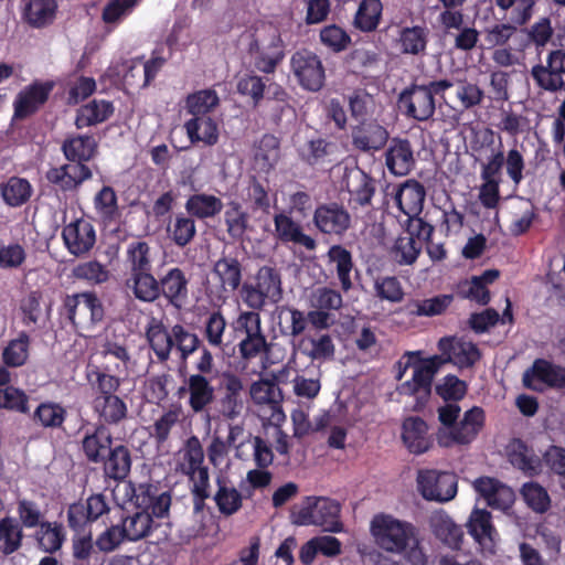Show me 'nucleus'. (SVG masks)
I'll list each match as a JSON object with an SVG mask.
<instances>
[{
  "label": "nucleus",
  "mask_w": 565,
  "mask_h": 565,
  "mask_svg": "<svg viewBox=\"0 0 565 565\" xmlns=\"http://www.w3.org/2000/svg\"><path fill=\"white\" fill-rule=\"evenodd\" d=\"M422 247L420 242L403 233L396 238L392 253L399 265H412L417 260Z\"/></svg>",
  "instance_id": "obj_63"
},
{
  "label": "nucleus",
  "mask_w": 565,
  "mask_h": 565,
  "mask_svg": "<svg viewBox=\"0 0 565 565\" xmlns=\"http://www.w3.org/2000/svg\"><path fill=\"white\" fill-rule=\"evenodd\" d=\"M454 86L448 78L418 83L412 82L398 95L397 105L402 114L416 121H427L436 113V97L445 98V92Z\"/></svg>",
  "instance_id": "obj_3"
},
{
  "label": "nucleus",
  "mask_w": 565,
  "mask_h": 565,
  "mask_svg": "<svg viewBox=\"0 0 565 565\" xmlns=\"http://www.w3.org/2000/svg\"><path fill=\"white\" fill-rule=\"evenodd\" d=\"M347 189L351 195L353 209L372 205L376 191L375 180L361 169H356L347 175Z\"/></svg>",
  "instance_id": "obj_36"
},
{
  "label": "nucleus",
  "mask_w": 565,
  "mask_h": 565,
  "mask_svg": "<svg viewBox=\"0 0 565 565\" xmlns=\"http://www.w3.org/2000/svg\"><path fill=\"white\" fill-rule=\"evenodd\" d=\"M402 440L409 452L422 455L429 450L433 440L427 423L419 416H409L402 424Z\"/></svg>",
  "instance_id": "obj_31"
},
{
  "label": "nucleus",
  "mask_w": 565,
  "mask_h": 565,
  "mask_svg": "<svg viewBox=\"0 0 565 565\" xmlns=\"http://www.w3.org/2000/svg\"><path fill=\"white\" fill-rule=\"evenodd\" d=\"M190 280L180 267L169 268L164 275L152 279L137 298L142 302H154L163 298L168 305L180 310L189 302Z\"/></svg>",
  "instance_id": "obj_7"
},
{
  "label": "nucleus",
  "mask_w": 565,
  "mask_h": 565,
  "mask_svg": "<svg viewBox=\"0 0 565 565\" xmlns=\"http://www.w3.org/2000/svg\"><path fill=\"white\" fill-rule=\"evenodd\" d=\"M33 188L29 180L20 177H10L0 184V195L10 207H20L31 199Z\"/></svg>",
  "instance_id": "obj_46"
},
{
  "label": "nucleus",
  "mask_w": 565,
  "mask_h": 565,
  "mask_svg": "<svg viewBox=\"0 0 565 565\" xmlns=\"http://www.w3.org/2000/svg\"><path fill=\"white\" fill-rule=\"evenodd\" d=\"M394 202L406 216L422 213L426 198L425 186L415 179H407L394 188Z\"/></svg>",
  "instance_id": "obj_28"
},
{
  "label": "nucleus",
  "mask_w": 565,
  "mask_h": 565,
  "mask_svg": "<svg viewBox=\"0 0 565 565\" xmlns=\"http://www.w3.org/2000/svg\"><path fill=\"white\" fill-rule=\"evenodd\" d=\"M467 530L482 552L494 553L498 532L492 524V515L489 511L475 508L468 519Z\"/></svg>",
  "instance_id": "obj_27"
},
{
  "label": "nucleus",
  "mask_w": 565,
  "mask_h": 565,
  "mask_svg": "<svg viewBox=\"0 0 565 565\" xmlns=\"http://www.w3.org/2000/svg\"><path fill=\"white\" fill-rule=\"evenodd\" d=\"M184 207L190 216L207 220L217 216L222 212L224 203L216 195L195 193L188 198Z\"/></svg>",
  "instance_id": "obj_44"
},
{
  "label": "nucleus",
  "mask_w": 565,
  "mask_h": 565,
  "mask_svg": "<svg viewBox=\"0 0 565 565\" xmlns=\"http://www.w3.org/2000/svg\"><path fill=\"white\" fill-rule=\"evenodd\" d=\"M99 463L103 465L105 477L121 481L129 475L131 469L130 450L125 445H115Z\"/></svg>",
  "instance_id": "obj_39"
},
{
  "label": "nucleus",
  "mask_w": 565,
  "mask_h": 565,
  "mask_svg": "<svg viewBox=\"0 0 565 565\" xmlns=\"http://www.w3.org/2000/svg\"><path fill=\"white\" fill-rule=\"evenodd\" d=\"M244 252V247L242 252L234 248V250L226 253L224 249L214 262L212 273L217 278L222 291L234 294L241 290L245 273Z\"/></svg>",
  "instance_id": "obj_14"
},
{
  "label": "nucleus",
  "mask_w": 565,
  "mask_h": 565,
  "mask_svg": "<svg viewBox=\"0 0 565 565\" xmlns=\"http://www.w3.org/2000/svg\"><path fill=\"white\" fill-rule=\"evenodd\" d=\"M486 424V413L482 407L473 406L465 412L462 418L452 429H439L437 441L443 447L469 445L477 439Z\"/></svg>",
  "instance_id": "obj_11"
},
{
  "label": "nucleus",
  "mask_w": 565,
  "mask_h": 565,
  "mask_svg": "<svg viewBox=\"0 0 565 565\" xmlns=\"http://www.w3.org/2000/svg\"><path fill=\"white\" fill-rule=\"evenodd\" d=\"M297 152L301 162L320 169L337 161L338 145L328 138L313 136L299 146Z\"/></svg>",
  "instance_id": "obj_22"
},
{
  "label": "nucleus",
  "mask_w": 565,
  "mask_h": 565,
  "mask_svg": "<svg viewBox=\"0 0 565 565\" xmlns=\"http://www.w3.org/2000/svg\"><path fill=\"white\" fill-rule=\"evenodd\" d=\"M245 39L246 52L254 67L265 74H274L285 57L278 30L271 24L260 22L246 33Z\"/></svg>",
  "instance_id": "obj_4"
},
{
  "label": "nucleus",
  "mask_w": 565,
  "mask_h": 565,
  "mask_svg": "<svg viewBox=\"0 0 565 565\" xmlns=\"http://www.w3.org/2000/svg\"><path fill=\"white\" fill-rule=\"evenodd\" d=\"M223 212V224L230 238L243 242L246 234L253 230L250 215L243 204L232 200L227 202Z\"/></svg>",
  "instance_id": "obj_34"
},
{
  "label": "nucleus",
  "mask_w": 565,
  "mask_h": 565,
  "mask_svg": "<svg viewBox=\"0 0 565 565\" xmlns=\"http://www.w3.org/2000/svg\"><path fill=\"white\" fill-rule=\"evenodd\" d=\"M418 354L419 352H406L404 355L406 358L404 370L414 369L412 380L403 384L404 390L409 394H416L420 391L430 392L434 375L444 364V360L439 355L419 359Z\"/></svg>",
  "instance_id": "obj_16"
},
{
  "label": "nucleus",
  "mask_w": 565,
  "mask_h": 565,
  "mask_svg": "<svg viewBox=\"0 0 565 565\" xmlns=\"http://www.w3.org/2000/svg\"><path fill=\"white\" fill-rule=\"evenodd\" d=\"M429 30L425 25L404 26L398 32L397 44L405 55L424 56L427 51Z\"/></svg>",
  "instance_id": "obj_40"
},
{
  "label": "nucleus",
  "mask_w": 565,
  "mask_h": 565,
  "mask_svg": "<svg viewBox=\"0 0 565 565\" xmlns=\"http://www.w3.org/2000/svg\"><path fill=\"white\" fill-rule=\"evenodd\" d=\"M267 85L263 77L254 72L244 74L238 78L236 88L242 96H248L252 99L253 107H259L265 98Z\"/></svg>",
  "instance_id": "obj_60"
},
{
  "label": "nucleus",
  "mask_w": 565,
  "mask_h": 565,
  "mask_svg": "<svg viewBox=\"0 0 565 565\" xmlns=\"http://www.w3.org/2000/svg\"><path fill=\"white\" fill-rule=\"evenodd\" d=\"M145 337L157 361L159 363L169 361L172 352V327L168 329L162 320L152 317L146 327Z\"/></svg>",
  "instance_id": "obj_33"
},
{
  "label": "nucleus",
  "mask_w": 565,
  "mask_h": 565,
  "mask_svg": "<svg viewBox=\"0 0 565 565\" xmlns=\"http://www.w3.org/2000/svg\"><path fill=\"white\" fill-rule=\"evenodd\" d=\"M62 239L67 252L76 257L90 252L96 243V232L94 225L83 218L66 224L62 230Z\"/></svg>",
  "instance_id": "obj_21"
},
{
  "label": "nucleus",
  "mask_w": 565,
  "mask_h": 565,
  "mask_svg": "<svg viewBox=\"0 0 565 565\" xmlns=\"http://www.w3.org/2000/svg\"><path fill=\"white\" fill-rule=\"evenodd\" d=\"M184 128L192 143L202 141L214 146L218 141V128L213 115L192 117L184 124Z\"/></svg>",
  "instance_id": "obj_43"
},
{
  "label": "nucleus",
  "mask_w": 565,
  "mask_h": 565,
  "mask_svg": "<svg viewBox=\"0 0 565 565\" xmlns=\"http://www.w3.org/2000/svg\"><path fill=\"white\" fill-rule=\"evenodd\" d=\"M153 260L154 253L148 242L134 239L127 245L125 254L127 278L125 285L136 299L145 290V286L152 282L154 278L152 273Z\"/></svg>",
  "instance_id": "obj_8"
},
{
  "label": "nucleus",
  "mask_w": 565,
  "mask_h": 565,
  "mask_svg": "<svg viewBox=\"0 0 565 565\" xmlns=\"http://www.w3.org/2000/svg\"><path fill=\"white\" fill-rule=\"evenodd\" d=\"M433 535L451 550H460L463 541V530L445 511H436L429 518Z\"/></svg>",
  "instance_id": "obj_29"
},
{
  "label": "nucleus",
  "mask_w": 565,
  "mask_h": 565,
  "mask_svg": "<svg viewBox=\"0 0 565 565\" xmlns=\"http://www.w3.org/2000/svg\"><path fill=\"white\" fill-rule=\"evenodd\" d=\"M179 394L186 396V404L192 414H205L210 418L209 411L216 401V390L211 379L203 374H190L184 379Z\"/></svg>",
  "instance_id": "obj_15"
},
{
  "label": "nucleus",
  "mask_w": 565,
  "mask_h": 565,
  "mask_svg": "<svg viewBox=\"0 0 565 565\" xmlns=\"http://www.w3.org/2000/svg\"><path fill=\"white\" fill-rule=\"evenodd\" d=\"M72 555L75 565H104L105 558L94 548L92 535L73 539Z\"/></svg>",
  "instance_id": "obj_58"
},
{
  "label": "nucleus",
  "mask_w": 565,
  "mask_h": 565,
  "mask_svg": "<svg viewBox=\"0 0 565 565\" xmlns=\"http://www.w3.org/2000/svg\"><path fill=\"white\" fill-rule=\"evenodd\" d=\"M218 105L220 97L212 88L196 90L185 98V109L192 117L213 115Z\"/></svg>",
  "instance_id": "obj_53"
},
{
  "label": "nucleus",
  "mask_w": 565,
  "mask_h": 565,
  "mask_svg": "<svg viewBox=\"0 0 565 565\" xmlns=\"http://www.w3.org/2000/svg\"><path fill=\"white\" fill-rule=\"evenodd\" d=\"M374 296L382 301L398 303L403 301L405 291L396 276H377L373 282Z\"/></svg>",
  "instance_id": "obj_59"
},
{
  "label": "nucleus",
  "mask_w": 565,
  "mask_h": 565,
  "mask_svg": "<svg viewBox=\"0 0 565 565\" xmlns=\"http://www.w3.org/2000/svg\"><path fill=\"white\" fill-rule=\"evenodd\" d=\"M291 71L299 85L309 92H318L326 81L324 67L321 58L310 50L296 51L290 58Z\"/></svg>",
  "instance_id": "obj_12"
},
{
  "label": "nucleus",
  "mask_w": 565,
  "mask_h": 565,
  "mask_svg": "<svg viewBox=\"0 0 565 565\" xmlns=\"http://www.w3.org/2000/svg\"><path fill=\"white\" fill-rule=\"evenodd\" d=\"M67 417V411L55 402L41 403L33 413V422L42 428H61Z\"/></svg>",
  "instance_id": "obj_55"
},
{
  "label": "nucleus",
  "mask_w": 565,
  "mask_h": 565,
  "mask_svg": "<svg viewBox=\"0 0 565 565\" xmlns=\"http://www.w3.org/2000/svg\"><path fill=\"white\" fill-rule=\"evenodd\" d=\"M454 300L452 295H438L433 298L409 300L403 308L408 316L434 317L444 313Z\"/></svg>",
  "instance_id": "obj_48"
},
{
  "label": "nucleus",
  "mask_w": 565,
  "mask_h": 565,
  "mask_svg": "<svg viewBox=\"0 0 565 565\" xmlns=\"http://www.w3.org/2000/svg\"><path fill=\"white\" fill-rule=\"evenodd\" d=\"M531 377H534L551 387H565V367L555 365L544 359L535 360L532 367L524 373L523 383L527 387H531Z\"/></svg>",
  "instance_id": "obj_38"
},
{
  "label": "nucleus",
  "mask_w": 565,
  "mask_h": 565,
  "mask_svg": "<svg viewBox=\"0 0 565 565\" xmlns=\"http://www.w3.org/2000/svg\"><path fill=\"white\" fill-rule=\"evenodd\" d=\"M217 490L213 497L218 512L224 516H231L237 513L243 507L242 493L224 479H216Z\"/></svg>",
  "instance_id": "obj_51"
},
{
  "label": "nucleus",
  "mask_w": 565,
  "mask_h": 565,
  "mask_svg": "<svg viewBox=\"0 0 565 565\" xmlns=\"http://www.w3.org/2000/svg\"><path fill=\"white\" fill-rule=\"evenodd\" d=\"M275 236L282 244H297L308 250L317 247L316 239L303 233L301 225L285 212L274 215Z\"/></svg>",
  "instance_id": "obj_32"
},
{
  "label": "nucleus",
  "mask_w": 565,
  "mask_h": 565,
  "mask_svg": "<svg viewBox=\"0 0 565 565\" xmlns=\"http://www.w3.org/2000/svg\"><path fill=\"white\" fill-rule=\"evenodd\" d=\"M390 139L387 129L376 119H363L352 127L351 142L361 152L382 150Z\"/></svg>",
  "instance_id": "obj_20"
},
{
  "label": "nucleus",
  "mask_w": 565,
  "mask_h": 565,
  "mask_svg": "<svg viewBox=\"0 0 565 565\" xmlns=\"http://www.w3.org/2000/svg\"><path fill=\"white\" fill-rule=\"evenodd\" d=\"M22 526L14 518L6 516L0 520V548L4 555L17 552L22 545Z\"/></svg>",
  "instance_id": "obj_57"
},
{
  "label": "nucleus",
  "mask_w": 565,
  "mask_h": 565,
  "mask_svg": "<svg viewBox=\"0 0 565 565\" xmlns=\"http://www.w3.org/2000/svg\"><path fill=\"white\" fill-rule=\"evenodd\" d=\"M54 85L52 81H34L24 87L13 102L14 118L24 119L35 114L47 102Z\"/></svg>",
  "instance_id": "obj_23"
},
{
  "label": "nucleus",
  "mask_w": 565,
  "mask_h": 565,
  "mask_svg": "<svg viewBox=\"0 0 565 565\" xmlns=\"http://www.w3.org/2000/svg\"><path fill=\"white\" fill-rule=\"evenodd\" d=\"M131 501L141 512L162 519L169 514L172 498L159 483L141 482L132 488Z\"/></svg>",
  "instance_id": "obj_17"
},
{
  "label": "nucleus",
  "mask_w": 565,
  "mask_h": 565,
  "mask_svg": "<svg viewBox=\"0 0 565 565\" xmlns=\"http://www.w3.org/2000/svg\"><path fill=\"white\" fill-rule=\"evenodd\" d=\"M113 437L105 425H97L82 439V451L90 463H99L113 448Z\"/></svg>",
  "instance_id": "obj_35"
},
{
  "label": "nucleus",
  "mask_w": 565,
  "mask_h": 565,
  "mask_svg": "<svg viewBox=\"0 0 565 565\" xmlns=\"http://www.w3.org/2000/svg\"><path fill=\"white\" fill-rule=\"evenodd\" d=\"M330 264L335 267L337 276L341 285V289L347 292L353 287L351 273L354 268L352 254L342 245H332L328 253Z\"/></svg>",
  "instance_id": "obj_47"
},
{
  "label": "nucleus",
  "mask_w": 565,
  "mask_h": 565,
  "mask_svg": "<svg viewBox=\"0 0 565 565\" xmlns=\"http://www.w3.org/2000/svg\"><path fill=\"white\" fill-rule=\"evenodd\" d=\"M22 18L32 28L51 24L57 9L56 0H23Z\"/></svg>",
  "instance_id": "obj_41"
},
{
  "label": "nucleus",
  "mask_w": 565,
  "mask_h": 565,
  "mask_svg": "<svg viewBox=\"0 0 565 565\" xmlns=\"http://www.w3.org/2000/svg\"><path fill=\"white\" fill-rule=\"evenodd\" d=\"M280 159V141L271 135L265 134L255 145L254 160L264 172L275 168Z\"/></svg>",
  "instance_id": "obj_49"
},
{
  "label": "nucleus",
  "mask_w": 565,
  "mask_h": 565,
  "mask_svg": "<svg viewBox=\"0 0 565 565\" xmlns=\"http://www.w3.org/2000/svg\"><path fill=\"white\" fill-rule=\"evenodd\" d=\"M94 209L98 217L104 224L110 225L116 223L121 211L118 205L116 191L110 185H104L94 196Z\"/></svg>",
  "instance_id": "obj_45"
},
{
  "label": "nucleus",
  "mask_w": 565,
  "mask_h": 565,
  "mask_svg": "<svg viewBox=\"0 0 565 565\" xmlns=\"http://www.w3.org/2000/svg\"><path fill=\"white\" fill-rule=\"evenodd\" d=\"M30 337L21 331L19 337L11 340L4 348L2 358L6 365L11 367L22 366L29 358Z\"/></svg>",
  "instance_id": "obj_61"
},
{
  "label": "nucleus",
  "mask_w": 565,
  "mask_h": 565,
  "mask_svg": "<svg viewBox=\"0 0 565 565\" xmlns=\"http://www.w3.org/2000/svg\"><path fill=\"white\" fill-rule=\"evenodd\" d=\"M249 395L264 427L281 426L286 422L282 391L274 380L260 379L253 382Z\"/></svg>",
  "instance_id": "obj_10"
},
{
  "label": "nucleus",
  "mask_w": 565,
  "mask_h": 565,
  "mask_svg": "<svg viewBox=\"0 0 565 565\" xmlns=\"http://www.w3.org/2000/svg\"><path fill=\"white\" fill-rule=\"evenodd\" d=\"M341 505L326 497H306L301 507L292 511L294 523L298 525H317L323 531L339 533L343 524L340 520Z\"/></svg>",
  "instance_id": "obj_9"
},
{
  "label": "nucleus",
  "mask_w": 565,
  "mask_h": 565,
  "mask_svg": "<svg viewBox=\"0 0 565 565\" xmlns=\"http://www.w3.org/2000/svg\"><path fill=\"white\" fill-rule=\"evenodd\" d=\"M152 516L148 512L138 511L122 521L126 540L136 542L149 535L152 527Z\"/></svg>",
  "instance_id": "obj_62"
},
{
  "label": "nucleus",
  "mask_w": 565,
  "mask_h": 565,
  "mask_svg": "<svg viewBox=\"0 0 565 565\" xmlns=\"http://www.w3.org/2000/svg\"><path fill=\"white\" fill-rule=\"evenodd\" d=\"M509 461L530 478L539 476L544 463L543 457L540 458L532 448L520 439L512 443L509 450Z\"/></svg>",
  "instance_id": "obj_37"
},
{
  "label": "nucleus",
  "mask_w": 565,
  "mask_h": 565,
  "mask_svg": "<svg viewBox=\"0 0 565 565\" xmlns=\"http://www.w3.org/2000/svg\"><path fill=\"white\" fill-rule=\"evenodd\" d=\"M382 12L381 0H362L354 15V28L361 32L375 31L381 22Z\"/></svg>",
  "instance_id": "obj_54"
},
{
  "label": "nucleus",
  "mask_w": 565,
  "mask_h": 565,
  "mask_svg": "<svg viewBox=\"0 0 565 565\" xmlns=\"http://www.w3.org/2000/svg\"><path fill=\"white\" fill-rule=\"evenodd\" d=\"M226 320L221 310L212 311L204 320L203 335L207 343L217 349L224 348V332L226 329Z\"/></svg>",
  "instance_id": "obj_64"
},
{
  "label": "nucleus",
  "mask_w": 565,
  "mask_h": 565,
  "mask_svg": "<svg viewBox=\"0 0 565 565\" xmlns=\"http://www.w3.org/2000/svg\"><path fill=\"white\" fill-rule=\"evenodd\" d=\"M61 149L68 163L51 167L45 179L55 192L76 193L93 178L87 162L96 157L98 143L92 135H74L63 141Z\"/></svg>",
  "instance_id": "obj_1"
},
{
  "label": "nucleus",
  "mask_w": 565,
  "mask_h": 565,
  "mask_svg": "<svg viewBox=\"0 0 565 565\" xmlns=\"http://www.w3.org/2000/svg\"><path fill=\"white\" fill-rule=\"evenodd\" d=\"M206 467L204 465V450L200 439L196 436L189 437L181 451V458L177 463V471L189 478Z\"/></svg>",
  "instance_id": "obj_42"
},
{
  "label": "nucleus",
  "mask_w": 565,
  "mask_h": 565,
  "mask_svg": "<svg viewBox=\"0 0 565 565\" xmlns=\"http://www.w3.org/2000/svg\"><path fill=\"white\" fill-rule=\"evenodd\" d=\"M86 379L92 390V408L99 425H118L128 417V406L116 393L121 380L106 369L93 365L87 367Z\"/></svg>",
  "instance_id": "obj_2"
},
{
  "label": "nucleus",
  "mask_w": 565,
  "mask_h": 565,
  "mask_svg": "<svg viewBox=\"0 0 565 565\" xmlns=\"http://www.w3.org/2000/svg\"><path fill=\"white\" fill-rule=\"evenodd\" d=\"M269 350L270 345L267 342L263 328H259L258 323L255 331L244 334L238 343L241 358L245 361H252L263 354H267Z\"/></svg>",
  "instance_id": "obj_56"
},
{
  "label": "nucleus",
  "mask_w": 565,
  "mask_h": 565,
  "mask_svg": "<svg viewBox=\"0 0 565 565\" xmlns=\"http://www.w3.org/2000/svg\"><path fill=\"white\" fill-rule=\"evenodd\" d=\"M292 102V97L281 85L269 84L267 96L263 100L264 111L271 122L279 125L284 117H295Z\"/></svg>",
  "instance_id": "obj_30"
},
{
  "label": "nucleus",
  "mask_w": 565,
  "mask_h": 565,
  "mask_svg": "<svg viewBox=\"0 0 565 565\" xmlns=\"http://www.w3.org/2000/svg\"><path fill=\"white\" fill-rule=\"evenodd\" d=\"M202 347L199 335L183 324L172 326V350L175 349L181 364H186L189 358Z\"/></svg>",
  "instance_id": "obj_52"
},
{
  "label": "nucleus",
  "mask_w": 565,
  "mask_h": 565,
  "mask_svg": "<svg viewBox=\"0 0 565 565\" xmlns=\"http://www.w3.org/2000/svg\"><path fill=\"white\" fill-rule=\"evenodd\" d=\"M222 383L223 393L216 401V413L218 417L234 420L241 415L244 407L242 398L244 391L243 380L232 372H225Z\"/></svg>",
  "instance_id": "obj_24"
},
{
  "label": "nucleus",
  "mask_w": 565,
  "mask_h": 565,
  "mask_svg": "<svg viewBox=\"0 0 565 565\" xmlns=\"http://www.w3.org/2000/svg\"><path fill=\"white\" fill-rule=\"evenodd\" d=\"M438 349L447 358H443L444 363L450 362L460 369L472 367L482 356L480 349L472 341L460 338H441L438 342Z\"/></svg>",
  "instance_id": "obj_26"
},
{
  "label": "nucleus",
  "mask_w": 565,
  "mask_h": 565,
  "mask_svg": "<svg viewBox=\"0 0 565 565\" xmlns=\"http://www.w3.org/2000/svg\"><path fill=\"white\" fill-rule=\"evenodd\" d=\"M416 527L391 514L379 513L370 523V533L374 543L383 551L402 554L414 542Z\"/></svg>",
  "instance_id": "obj_6"
},
{
  "label": "nucleus",
  "mask_w": 565,
  "mask_h": 565,
  "mask_svg": "<svg viewBox=\"0 0 565 565\" xmlns=\"http://www.w3.org/2000/svg\"><path fill=\"white\" fill-rule=\"evenodd\" d=\"M282 294L280 271L268 265L260 266L254 280L245 281L239 290L244 305L254 310H264L268 303H278L282 299Z\"/></svg>",
  "instance_id": "obj_5"
},
{
  "label": "nucleus",
  "mask_w": 565,
  "mask_h": 565,
  "mask_svg": "<svg viewBox=\"0 0 565 565\" xmlns=\"http://www.w3.org/2000/svg\"><path fill=\"white\" fill-rule=\"evenodd\" d=\"M108 511L106 497L102 493L92 494L86 501L70 504L67 509L68 526L74 532L82 533L88 524L95 522Z\"/></svg>",
  "instance_id": "obj_19"
},
{
  "label": "nucleus",
  "mask_w": 565,
  "mask_h": 565,
  "mask_svg": "<svg viewBox=\"0 0 565 565\" xmlns=\"http://www.w3.org/2000/svg\"><path fill=\"white\" fill-rule=\"evenodd\" d=\"M114 110L111 102L93 99L78 110L75 126L82 129L104 122L114 114Z\"/></svg>",
  "instance_id": "obj_50"
},
{
  "label": "nucleus",
  "mask_w": 565,
  "mask_h": 565,
  "mask_svg": "<svg viewBox=\"0 0 565 565\" xmlns=\"http://www.w3.org/2000/svg\"><path fill=\"white\" fill-rule=\"evenodd\" d=\"M417 488L422 497L428 501L448 502L457 494L458 478L448 471H419Z\"/></svg>",
  "instance_id": "obj_13"
},
{
  "label": "nucleus",
  "mask_w": 565,
  "mask_h": 565,
  "mask_svg": "<svg viewBox=\"0 0 565 565\" xmlns=\"http://www.w3.org/2000/svg\"><path fill=\"white\" fill-rule=\"evenodd\" d=\"M312 221L320 233L337 237H342L352 222L349 211L338 202L318 204Z\"/></svg>",
  "instance_id": "obj_18"
},
{
  "label": "nucleus",
  "mask_w": 565,
  "mask_h": 565,
  "mask_svg": "<svg viewBox=\"0 0 565 565\" xmlns=\"http://www.w3.org/2000/svg\"><path fill=\"white\" fill-rule=\"evenodd\" d=\"M384 152L385 166L390 173L405 177L415 168L416 159L412 142L407 138L393 137Z\"/></svg>",
  "instance_id": "obj_25"
}]
</instances>
